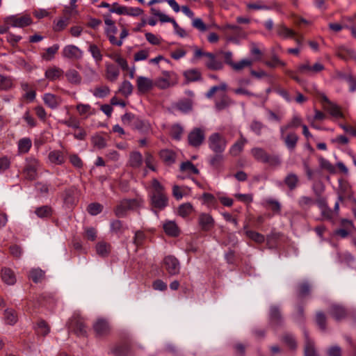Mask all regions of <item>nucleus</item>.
<instances>
[{
  "mask_svg": "<svg viewBox=\"0 0 356 356\" xmlns=\"http://www.w3.org/2000/svg\"><path fill=\"white\" fill-rule=\"evenodd\" d=\"M153 191L151 195V204L153 208L162 210L168 205V199L164 192V187L156 179L152 181Z\"/></svg>",
  "mask_w": 356,
  "mask_h": 356,
  "instance_id": "f257e3e1",
  "label": "nucleus"
},
{
  "mask_svg": "<svg viewBox=\"0 0 356 356\" xmlns=\"http://www.w3.org/2000/svg\"><path fill=\"white\" fill-rule=\"evenodd\" d=\"M316 204L321 211L322 220L332 221L339 214V202L335 203L334 209H331L328 206L327 198L319 195L316 199Z\"/></svg>",
  "mask_w": 356,
  "mask_h": 356,
  "instance_id": "f03ea898",
  "label": "nucleus"
},
{
  "mask_svg": "<svg viewBox=\"0 0 356 356\" xmlns=\"http://www.w3.org/2000/svg\"><path fill=\"white\" fill-rule=\"evenodd\" d=\"M251 154L257 161L268 163L271 166L276 167L281 164V161L278 156L270 155L262 148L254 147L251 149Z\"/></svg>",
  "mask_w": 356,
  "mask_h": 356,
  "instance_id": "7ed1b4c3",
  "label": "nucleus"
},
{
  "mask_svg": "<svg viewBox=\"0 0 356 356\" xmlns=\"http://www.w3.org/2000/svg\"><path fill=\"white\" fill-rule=\"evenodd\" d=\"M67 327L70 332H73L78 337H86L87 334V327L84 321L78 314H74L70 318Z\"/></svg>",
  "mask_w": 356,
  "mask_h": 356,
  "instance_id": "20e7f679",
  "label": "nucleus"
},
{
  "mask_svg": "<svg viewBox=\"0 0 356 356\" xmlns=\"http://www.w3.org/2000/svg\"><path fill=\"white\" fill-rule=\"evenodd\" d=\"M140 203V202L138 199H124L115 207V215L118 218H123L126 216L128 211L139 207Z\"/></svg>",
  "mask_w": 356,
  "mask_h": 356,
  "instance_id": "39448f33",
  "label": "nucleus"
},
{
  "mask_svg": "<svg viewBox=\"0 0 356 356\" xmlns=\"http://www.w3.org/2000/svg\"><path fill=\"white\" fill-rule=\"evenodd\" d=\"M329 314L337 321H341L350 317H355V314L340 304H332L329 309Z\"/></svg>",
  "mask_w": 356,
  "mask_h": 356,
  "instance_id": "423d86ee",
  "label": "nucleus"
},
{
  "mask_svg": "<svg viewBox=\"0 0 356 356\" xmlns=\"http://www.w3.org/2000/svg\"><path fill=\"white\" fill-rule=\"evenodd\" d=\"M208 141L209 148L214 153H223L227 143L226 139L218 133L211 134Z\"/></svg>",
  "mask_w": 356,
  "mask_h": 356,
  "instance_id": "0eeeda50",
  "label": "nucleus"
},
{
  "mask_svg": "<svg viewBox=\"0 0 356 356\" xmlns=\"http://www.w3.org/2000/svg\"><path fill=\"white\" fill-rule=\"evenodd\" d=\"M40 168L39 161L34 158H28L23 169V174L26 179L33 181L38 177V170Z\"/></svg>",
  "mask_w": 356,
  "mask_h": 356,
  "instance_id": "6e6552de",
  "label": "nucleus"
},
{
  "mask_svg": "<svg viewBox=\"0 0 356 356\" xmlns=\"http://www.w3.org/2000/svg\"><path fill=\"white\" fill-rule=\"evenodd\" d=\"M205 140V130L195 127L188 135V143L193 147H200Z\"/></svg>",
  "mask_w": 356,
  "mask_h": 356,
  "instance_id": "1a4fd4ad",
  "label": "nucleus"
},
{
  "mask_svg": "<svg viewBox=\"0 0 356 356\" xmlns=\"http://www.w3.org/2000/svg\"><path fill=\"white\" fill-rule=\"evenodd\" d=\"M93 330L97 337H106L111 333V325L108 321L103 318L96 320L92 325Z\"/></svg>",
  "mask_w": 356,
  "mask_h": 356,
  "instance_id": "9d476101",
  "label": "nucleus"
},
{
  "mask_svg": "<svg viewBox=\"0 0 356 356\" xmlns=\"http://www.w3.org/2000/svg\"><path fill=\"white\" fill-rule=\"evenodd\" d=\"M163 266L170 275H178L180 272V263L179 260L172 255L164 257Z\"/></svg>",
  "mask_w": 356,
  "mask_h": 356,
  "instance_id": "9b49d317",
  "label": "nucleus"
},
{
  "mask_svg": "<svg viewBox=\"0 0 356 356\" xmlns=\"http://www.w3.org/2000/svg\"><path fill=\"white\" fill-rule=\"evenodd\" d=\"M321 99L323 109L327 111L332 117L336 118H343L344 117L341 108L336 104L330 102L325 95H321Z\"/></svg>",
  "mask_w": 356,
  "mask_h": 356,
  "instance_id": "f8f14e48",
  "label": "nucleus"
},
{
  "mask_svg": "<svg viewBox=\"0 0 356 356\" xmlns=\"http://www.w3.org/2000/svg\"><path fill=\"white\" fill-rule=\"evenodd\" d=\"M4 22L6 24H9L13 27L19 28L26 27L33 23V20L29 15H24L21 17L10 16L6 18Z\"/></svg>",
  "mask_w": 356,
  "mask_h": 356,
  "instance_id": "ddd939ff",
  "label": "nucleus"
},
{
  "mask_svg": "<svg viewBox=\"0 0 356 356\" xmlns=\"http://www.w3.org/2000/svg\"><path fill=\"white\" fill-rule=\"evenodd\" d=\"M325 67L320 63H316L314 65H311L308 61L305 63L300 64L298 66L297 71L302 74L308 76H313L324 70Z\"/></svg>",
  "mask_w": 356,
  "mask_h": 356,
  "instance_id": "4468645a",
  "label": "nucleus"
},
{
  "mask_svg": "<svg viewBox=\"0 0 356 356\" xmlns=\"http://www.w3.org/2000/svg\"><path fill=\"white\" fill-rule=\"evenodd\" d=\"M280 133L281 139L284 141L286 147L291 151L294 150L299 140L297 134L293 131L287 132V131Z\"/></svg>",
  "mask_w": 356,
  "mask_h": 356,
  "instance_id": "2eb2a0df",
  "label": "nucleus"
},
{
  "mask_svg": "<svg viewBox=\"0 0 356 356\" xmlns=\"http://www.w3.org/2000/svg\"><path fill=\"white\" fill-rule=\"evenodd\" d=\"M198 225L201 230L208 232L214 227L215 220L210 214L202 213L198 217Z\"/></svg>",
  "mask_w": 356,
  "mask_h": 356,
  "instance_id": "dca6fc26",
  "label": "nucleus"
},
{
  "mask_svg": "<svg viewBox=\"0 0 356 356\" xmlns=\"http://www.w3.org/2000/svg\"><path fill=\"white\" fill-rule=\"evenodd\" d=\"M352 195L353 192L350 184L346 181H339V187L338 189L339 202H343L346 199L350 200Z\"/></svg>",
  "mask_w": 356,
  "mask_h": 356,
  "instance_id": "f3484780",
  "label": "nucleus"
},
{
  "mask_svg": "<svg viewBox=\"0 0 356 356\" xmlns=\"http://www.w3.org/2000/svg\"><path fill=\"white\" fill-rule=\"evenodd\" d=\"M206 57L207 60L205 61L204 65L209 70L216 71L223 68L222 62L217 59L215 54L207 53Z\"/></svg>",
  "mask_w": 356,
  "mask_h": 356,
  "instance_id": "a211bd4d",
  "label": "nucleus"
},
{
  "mask_svg": "<svg viewBox=\"0 0 356 356\" xmlns=\"http://www.w3.org/2000/svg\"><path fill=\"white\" fill-rule=\"evenodd\" d=\"M138 90L140 93H146L154 87V81L145 76H138L136 80Z\"/></svg>",
  "mask_w": 356,
  "mask_h": 356,
  "instance_id": "6ab92c4d",
  "label": "nucleus"
},
{
  "mask_svg": "<svg viewBox=\"0 0 356 356\" xmlns=\"http://www.w3.org/2000/svg\"><path fill=\"white\" fill-rule=\"evenodd\" d=\"M161 160L166 165H171L176 161L177 154L171 149H163L159 152Z\"/></svg>",
  "mask_w": 356,
  "mask_h": 356,
  "instance_id": "aec40b11",
  "label": "nucleus"
},
{
  "mask_svg": "<svg viewBox=\"0 0 356 356\" xmlns=\"http://www.w3.org/2000/svg\"><path fill=\"white\" fill-rule=\"evenodd\" d=\"M62 54L69 59H79L82 56V51L75 45L70 44L64 47Z\"/></svg>",
  "mask_w": 356,
  "mask_h": 356,
  "instance_id": "412c9836",
  "label": "nucleus"
},
{
  "mask_svg": "<svg viewBox=\"0 0 356 356\" xmlns=\"http://www.w3.org/2000/svg\"><path fill=\"white\" fill-rule=\"evenodd\" d=\"M248 143L247 139L240 134V138L230 147L229 153L232 156H238L243 150L245 145Z\"/></svg>",
  "mask_w": 356,
  "mask_h": 356,
  "instance_id": "4be33fe9",
  "label": "nucleus"
},
{
  "mask_svg": "<svg viewBox=\"0 0 356 356\" xmlns=\"http://www.w3.org/2000/svg\"><path fill=\"white\" fill-rule=\"evenodd\" d=\"M77 189L74 187H71L66 189L63 193L64 203L68 207H72L77 202Z\"/></svg>",
  "mask_w": 356,
  "mask_h": 356,
  "instance_id": "5701e85b",
  "label": "nucleus"
},
{
  "mask_svg": "<svg viewBox=\"0 0 356 356\" xmlns=\"http://www.w3.org/2000/svg\"><path fill=\"white\" fill-rule=\"evenodd\" d=\"M314 321L322 332H325L327 329L328 320L327 315L323 311H318L316 312Z\"/></svg>",
  "mask_w": 356,
  "mask_h": 356,
  "instance_id": "b1692460",
  "label": "nucleus"
},
{
  "mask_svg": "<svg viewBox=\"0 0 356 356\" xmlns=\"http://www.w3.org/2000/svg\"><path fill=\"white\" fill-rule=\"evenodd\" d=\"M63 75V70L56 66L49 67L44 73L45 77L51 81L60 79Z\"/></svg>",
  "mask_w": 356,
  "mask_h": 356,
  "instance_id": "393cba45",
  "label": "nucleus"
},
{
  "mask_svg": "<svg viewBox=\"0 0 356 356\" xmlns=\"http://www.w3.org/2000/svg\"><path fill=\"white\" fill-rule=\"evenodd\" d=\"M65 17L60 18L55 26H54V31L59 32L65 29L67 26L69 24V20L71 15V10L70 8H66L64 10Z\"/></svg>",
  "mask_w": 356,
  "mask_h": 356,
  "instance_id": "a878e982",
  "label": "nucleus"
},
{
  "mask_svg": "<svg viewBox=\"0 0 356 356\" xmlns=\"http://www.w3.org/2000/svg\"><path fill=\"white\" fill-rule=\"evenodd\" d=\"M143 163V156L139 152L134 151L130 153L128 161L130 167L137 169L142 166Z\"/></svg>",
  "mask_w": 356,
  "mask_h": 356,
  "instance_id": "bb28decb",
  "label": "nucleus"
},
{
  "mask_svg": "<svg viewBox=\"0 0 356 356\" xmlns=\"http://www.w3.org/2000/svg\"><path fill=\"white\" fill-rule=\"evenodd\" d=\"M120 74V70L117 66L111 63L106 64L105 77L109 81L113 82L117 80Z\"/></svg>",
  "mask_w": 356,
  "mask_h": 356,
  "instance_id": "cd10ccee",
  "label": "nucleus"
},
{
  "mask_svg": "<svg viewBox=\"0 0 356 356\" xmlns=\"http://www.w3.org/2000/svg\"><path fill=\"white\" fill-rule=\"evenodd\" d=\"M43 100L44 104L51 108H56L62 102L60 97L51 93H46L44 95Z\"/></svg>",
  "mask_w": 356,
  "mask_h": 356,
  "instance_id": "c85d7f7f",
  "label": "nucleus"
},
{
  "mask_svg": "<svg viewBox=\"0 0 356 356\" xmlns=\"http://www.w3.org/2000/svg\"><path fill=\"white\" fill-rule=\"evenodd\" d=\"M284 182L290 191H293L298 186L300 180L297 175L291 172L286 176Z\"/></svg>",
  "mask_w": 356,
  "mask_h": 356,
  "instance_id": "c756f323",
  "label": "nucleus"
},
{
  "mask_svg": "<svg viewBox=\"0 0 356 356\" xmlns=\"http://www.w3.org/2000/svg\"><path fill=\"white\" fill-rule=\"evenodd\" d=\"M170 73L169 72H163V76L156 79L154 82V86H156L160 89H165L170 87Z\"/></svg>",
  "mask_w": 356,
  "mask_h": 356,
  "instance_id": "7c9ffc66",
  "label": "nucleus"
},
{
  "mask_svg": "<svg viewBox=\"0 0 356 356\" xmlns=\"http://www.w3.org/2000/svg\"><path fill=\"white\" fill-rule=\"evenodd\" d=\"M305 356H318L315 348L314 342L309 339L307 334L305 335V343L304 347Z\"/></svg>",
  "mask_w": 356,
  "mask_h": 356,
  "instance_id": "2f4dec72",
  "label": "nucleus"
},
{
  "mask_svg": "<svg viewBox=\"0 0 356 356\" xmlns=\"http://www.w3.org/2000/svg\"><path fill=\"white\" fill-rule=\"evenodd\" d=\"M35 330L38 335L45 337L50 332V326L47 321L40 319L37 322Z\"/></svg>",
  "mask_w": 356,
  "mask_h": 356,
  "instance_id": "473e14b6",
  "label": "nucleus"
},
{
  "mask_svg": "<svg viewBox=\"0 0 356 356\" xmlns=\"http://www.w3.org/2000/svg\"><path fill=\"white\" fill-rule=\"evenodd\" d=\"M224 162L223 153H215L214 155L211 156L209 159V164L211 166L216 170H220L222 167Z\"/></svg>",
  "mask_w": 356,
  "mask_h": 356,
  "instance_id": "72a5a7b5",
  "label": "nucleus"
},
{
  "mask_svg": "<svg viewBox=\"0 0 356 356\" xmlns=\"http://www.w3.org/2000/svg\"><path fill=\"white\" fill-rule=\"evenodd\" d=\"M1 278L3 281L7 284H14L16 282V278L14 272L8 268H3L1 270Z\"/></svg>",
  "mask_w": 356,
  "mask_h": 356,
  "instance_id": "f704fd0d",
  "label": "nucleus"
},
{
  "mask_svg": "<svg viewBox=\"0 0 356 356\" xmlns=\"http://www.w3.org/2000/svg\"><path fill=\"white\" fill-rule=\"evenodd\" d=\"M175 107L182 113H188L193 108V101L188 98L182 99L177 102Z\"/></svg>",
  "mask_w": 356,
  "mask_h": 356,
  "instance_id": "c9c22d12",
  "label": "nucleus"
},
{
  "mask_svg": "<svg viewBox=\"0 0 356 356\" xmlns=\"http://www.w3.org/2000/svg\"><path fill=\"white\" fill-rule=\"evenodd\" d=\"M163 229L166 234L171 236H177L179 234V229L173 221H168L163 225Z\"/></svg>",
  "mask_w": 356,
  "mask_h": 356,
  "instance_id": "e433bc0d",
  "label": "nucleus"
},
{
  "mask_svg": "<svg viewBox=\"0 0 356 356\" xmlns=\"http://www.w3.org/2000/svg\"><path fill=\"white\" fill-rule=\"evenodd\" d=\"M45 277L44 271L40 268H33L30 270L29 278L35 283L42 282Z\"/></svg>",
  "mask_w": 356,
  "mask_h": 356,
  "instance_id": "4c0bfd02",
  "label": "nucleus"
},
{
  "mask_svg": "<svg viewBox=\"0 0 356 356\" xmlns=\"http://www.w3.org/2000/svg\"><path fill=\"white\" fill-rule=\"evenodd\" d=\"M184 76L188 81H197L202 79V74L197 69H190L184 72Z\"/></svg>",
  "mask_w": 356,
  "mask_h": 356,
  "instance_id": "58836bf2",
  "label": "nucleus"
},
{
  "mask_svg": "<svg viewBox=\"0 0 356 356\" xmlns=\"http://www.w3.org/2000/svg\"><path fill=\"white\" fill-rule=\"evenodd\" d=\"M65 76L67 81L72 84L79 85L81 82L82 78L76 70H69L66 72Z\"/></svg>",
  "mask_w": 356,
  "mask_h": 356,
  "instance_id": "ea45409f",
  "label": "nucleus"
},
{
  "mask_svg": "<svg viewBox=\"0 0 356 356\" xmlns=\"http://www.w3.org/2000/svg\"><path fill=\"white\" fill-rule=\"evenodd\" d=\"M298 205L303 210H309L312 206L316 204V199L312 197L303 195L298 200Z\"/></svg>",
  "mask_w": 356,
  "mask_h": 356,
  "instance_id": "a19ab883",
  "label": "nucleus"
},
{
  "mask_svg": "<svg viewBox=\"0 0 356 356\" xmlns=\"http://www.w3.org/2000/svg\"><path fill=\"white\" fill-rule=\"evenodd\" d=\"M282 341L291 350H295L297 348V342L291 334L286 333L282 336Z\"/></svg>",
  "mask_w": 356,
  "mask_h": 356,
  "instance_id": "79ce46f5",
  "label": "nucleus"
},
{
  "mask_svg": "<svg viewBox=\"0 0 356 356\" xmlns=\"http://www.w3.org/2000/svg\"><path fill=\"white\" fill-rule=\"evenodd\" d=\"M49 161L56 165H60L65 161V157L62 152L54 150L49 154Z\"/></svg>",
  "mask_w": 356,
  "mask_h": 356,
  "instance_id": "37998d69",
  "label": "nucleus"
},
{
  "mask_svg": "<svg viewBox=\"0 0 356 356\" xmlns=\"http://www.w3.org/2000/svg\"><path fill=\"white\" fill-rule=\"evenodd\" d=\"M127 229V226L120 220H114L111 222V230L115 234H122Z\"/></svg>",
  "mask_w": 356,
  "mask_h": 356,
  "instance_id": "c03bdc74",
  "label": "nucleus"
},
{
  "mask_svg": "<svg viewBox=\"0 0 356 356\" xmlns=\"http://www.w3.org/2000/svg\"><path fill=\"white\" fill-rule=\"evenodd\" d=\"M97 253L102 257H106L111 252V245L106 242H99L96 245Z\"/></svg>",
  "mask_w": 356,
  "mask_h": 356,
  "instance_id": "a18cd8bd",
  "label": "nucleus"
},
{
  "mask_svg": "<svg viewBox=\"0 0 356 356\" xmlns=\"http://www.w3.org/2000/svg\"><path fill=\"white\" fill-rule=\"evenodd\" d=\"M277 33L280 36L284 38H294L296 35V32H294L292 29L287 28L284 24H280L277 28Z\"/></svg>",
  "mask_w": 356,
  "mask_h": 356,
  "instance_id": "49530a36",
  "label": "nucleus"
},
{
  "mask_svg": "<svg viewBox=\"0 0 356 356\" xmlns=\"http://www.w3.org/2000/svg\"><path fill=\"white\" fill-rule=\"evenodd\" d=\"M193 207L191 203H184L179 207L178 214L183 218H186L191 215L193 213Z\"/></svg>",
  "mask_w": 356,
  "mask_h": 356,
  "instance_id": "de8ad7c7",
  "label": "nucleus"
},
{
  "mask_svg": "<svg viewBox=\"0 0 356 356\" xmlns=\"http://www.w3.org/2000/svg\"><path fill=\"white\" fill-rule=\"evenodd\" d=\"M245 234L247 237L254 241L257 243L261 244L265 241V236L259 232L252 230H246Z\"/></svg>",
  "mask_w": 356,
  "mask_h": 356,
  "instance_id": "09e8293b",
  "label": "nucleus"
},
{
  "mask_svg": "<svg viewBox=\"0 0 356 356\" xmlns=\"http://www.w3.org/2000/svg\"><path fill=\"white\" fill-rule=\"evenodd\" d=\"M4 318L7 324L13 325L17 321V312L13 309H7L4 312Z\"/></svg>",
  "mask_w": 356,
  "mask_h": 356,
  "instance_id": "8fccbe9b",
  "label": "nucleus"
},
{
  "mask_svg": "<svg viewBox=\"0 0 356 356\" xmlns=\"http://www.w3.org/2000/svg\"><path fill=\"white\" fill-rule=\"evenodd\" d=\"M355 52L348 49L344 47L339 48L337 51V56L343 60H348L354 57Z\"/></svg>",
  "mask_w": 356,
  "mask_h": 356,
  "instance_id": "3c124183",
  "label": "nucleus"
},
{
  "mask_svg": "<svg viewBox=\"0 0 356 356\" xmlns=\"http://www.w3.org/2000/svg\"><path fill=\"white\" fill-rule=\"evenodd\" d=\"M180 170L188 172L195 175H198L200 173L199 170L191 161L183 162L180 165Z\"/></svg>",
  "mask_w": 356,
  "mask_h": 356,
  "instance_id": "603ef678",
  "label": "nucleus"
},
{
  "mask_svg": "<svg viewBox=\"0 0 356 356\" xmlns=\"http://www.w3.org/2000/svg\"><path fill=\"white\" fill-rule=\"evenodd\" d=\"M302 124V120L297 116H294L292 120L286 125L281 127L280 132L288 131L291 128H297Z\"/></svg>",
  "mask_w": 356,
  "mask_h": 356,
  "instance_id": "864d4df0",
  "label": "nucleus"
},
{
  "mask_svg": "<svg viewBox=\"0 0 356 356\" xmlns=\"http://www.w3.org/2000/svg\"><path fill=\"white\" fill-rule=\"evenodd\" d=\"M31 147V140L28 138H24L19 140L18 149L21 153H27Z\"/></svg>",
  "mask_w": 356,
  "mask_h": 356,
  "instance_id": "5fc2aeb1",
  "label": "nucleus"
},
{
  "mask_svg": "<svg viewBox=\"0 0 356 356\" xmlns=\"http://www.w3.org/2000/svg\"><path fill=\"white\" fill-rule=\"evenodd\" d=\"M59 49L58 44H54L46 49V51L42 54V57L45 60H51L54 58L55 54L57 53Z\"/></svg>",
  "mask_w": 356,
  "mask_h": 356,
  "instance_id": "6e6d98bb",
  "label": "nucleus"
},
{
  "mask_svg": "<svg viewBox=\"0 0 356 356\" xmlns=\"http://www.w3.org/2000/svg\"><path fill=\"white\" fill-rule=\"evenodd\" d=\"M91 141L94 147L97 149H103L106 146V141L104 137L100 135H95L92 137Z\"/></svg>",
  "mask_w": 356,
  "mask_h": 356,
  "instance_id": "4d7b16f0",
  "label": "nucleus"
},
{
  "mask_svg": "<svg viewBox=\"0 0 356 356\" xmlns=\"http://www.w3.org/2000/svg\"><path fill=\"white\" fill-rule=\"evenodd\" d=\"M270 321L273 323H275L276 325L280 324V323L282 321V316H281V313L277 307H273L270 309Z\"/></svg>",
  "mask_w": 356,
  "mask_h": 356,
  "instance_id": "13d9d810",
  "label": "nucleus"
},
{
  "mask_svg": "<svg viewBox=\"0 0 356 356\" xmlns=\"http://www.w3.org/2000/svg\"><path fill=\"white\" fill-rule=\"evenodd\" d=\"M265 65L269 67L275 68L277 66L284 67L286 63L281 60L277 55H273L270 60L265 62Z\"/></svg>",
  "mask_w": 356,
  "mask_h": 356,
  "instance_id": "bf43d9fd",
  "label": "nucleus"
},
{
  "mask_svg": "<svg viewBox=\"0 0 356 356\" xmlns=\"http://www.w3.org/2000/svg\"><path fill=\"white\" fill-rule=\"evenodd\" d=\"M35 213L40 218H47L51 216L52 209L46 205L37 208Z\"/></svg>",
  "mask_w": 356,
  "mask_h": 356,
  "instance_id": "052dcab7",
  "label": "nucleus"
},
{
  "mask_svg": "<svg viewBox=\"0 0 356 356\" xmlns=\"http://www.w3.org/2000/svg\"><path fill=\"white\" fill-rule=\"evenodd\" d=\"M13 80L9 76L0 74V90H7L13 87Z\"/></svg>",
  "mask_w": 356,
  "mask_h": 356,
  "instance_id": "680f3d73",
  "label": "nucleus"
},
{
  "mask_svg": "<svg viewBox=\"0 0 356 356\" xmlns=\"http://www.w3.org/2000/svg\"><path fill=\"white\" fill-rule=\"evenodd\" d=\"M103 210V206L98 203H90L87 207V211L92 216H95L100 213Z\"/></svg>",
  "mask_w": 356,
  "mask_h": 356,
  "instance_id": "e2e57ef3",
  "label": "nucleus"
},
{
  "mask_svg": "<svg viewBox=\"0 0 356 356\" xmlns=\"http://www.w3.org/2000/svg\"><path fill=\"white\" fill-rule=\"evenodd\" d=\"M319 165L322 169L326 170L330 173L334 174L336 172L335 167L329 161L323 157L319 159Z\"/></svg>",
  "mask_w": 356,
  "mask_h": 356,
  "instance_id": "0e129e2a",
  "label": "nucleus"
},
{
  "mask_svg": "<svg viewBox=\"0 0 356 356\" xmlns=\"http://www.w3.org/2000/svg\"><path fill=\"white\" fill-rule=\"evenodd\" d=\"M132 91V84L129 81L124 80L119 89V92H121L125 97H127L131 94Z\"/></svg>",
  "mask_w": 356,
  "mask_h": 356,
  "instance_id": "69168bd1",
  "label": "nucleus"
},
{
  "mask_svg": "<svg viewBox=\"0 0 356 356\" xmlns=\"http://www.w3.org/2000/svg\"><path fill=\"white\" fill-rule=\"evenodd\" d=\"M110 93V88L107 86H101L95 88L93 95L97 97H104Z\"/></svg>",
  "mask_w": 356,
  "mask_h": 356,
  "instance_id": "338daca9",
  "label": "nucleus"
},
{
  "mask_svg": "<svg viewBox=\"0 0 356 356\" xmlns=\"http://www.w3.org/2000/svg\"><path fill=\"white\" fill-rule=\"evenodd\" d=\"M184 133L183 127L179 124L173 125L171 128L170 135L172 138L179 140Z\"/></svg>",
  "mask_w": 356,
  "mask_h": 356,
  "instance_id": "774afa93",
  "label": "nucleus"
}]
</instances>
